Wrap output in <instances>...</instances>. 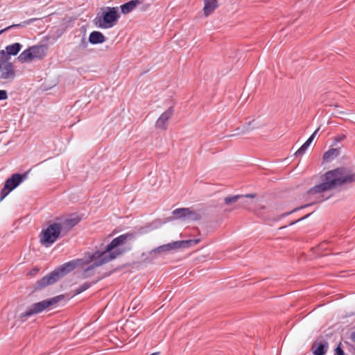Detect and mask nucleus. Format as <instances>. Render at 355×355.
Wrapping results in <instances>:
<instances>
[{
	"mask_svg": "<svg viewBox=\"0 0 355 355\" xmlns=\"http://www.w3.org/2000/svg\"><path fill=\"white\" fill-rule=\"evenodd\" d=\"M322 183L309 189L308 194L320 193L345 184L355 182V172L345 167L336 168L325 173L322 177Z\"/></svg>",
	"mask_w": 355,
	"mask_h": 355,
	"instance_id": "1",
	"label": "nucleus"
},
{
	"mask_svg": "<svg viewBox=\"0 0 355 355\" xmlns=\"http://www.w3.org/2000/svg\"><path fill=\"white\" fill-rule=\"evenodd\" d=\"M119 256V253H106V252L95 251L89 254L85 264L93 262L90 266L86 268L81 274L83 279H87L94 275V268L110 262Z\"/></svg>",
	"mask_w": 355,
	"mask_h": 355,
	"instance_id": "2",
	"label": "nucleus"
},
{
	"mask_svg": "<svg viewBox=\"0 0 355 355\" xmlns=\"http://www.w3.org/2000/svg\"><path fill=\"white\" fill-rule=\"evenodd\" d=\"M64 299L63 295H59L55 297L46 299L36 303L32 304L28 306L26 311L19 315V319L21 322L26 321L28 318L40 313L45 310L51 309L55 307L58 303Z\"/></svg>",
	"mask_w": 355,
	"mask_h": 355,
	"instance_id": "3",
	"label": "nucleus"
},
{
	"mask_svg": "<svg viewBox=\"0 0 355 355\" xmlns=\"http://www.w3.org/2000/svg\"><path fill=\"white\" fill-rule=\"evenodd\" d=\"M200 240L199 239H189V240L173 241L171 243L162 245L152 250L149 252V256H150L151 258H149L148 257H145L146 255L144 253H143L142 259H143L144 261L150 263L154 259V255L157 253H161V252H173V251H176L179 249L188 248L189 247H191V246H193V245L198 244L200 242Z\"/></svg>",
	"mask_w": 355,
	"mask_h": 355,
	"instance_id": "4",
	"label": "nucleus"
},
{
	"mask_svg": "<svg viewBox=\"0 0 355 355\" xmlns=\"http://www.w3.org/2000/svg\"><path fill=\"white\" fill-rule=\"evenodd\" d=\"M120 18L117 7H105L101 13H98L94 19V25L102 29H108L114 27Z\"/></svg>",
	"mask_w": 355,
	"mask_h": 355,
	"instance_id": "5",
	"label": "nucleus"
},
{
	"mask_svg": "<svg viewBox=\"0 0 355 355\" xmlns=\"http://www.w3.org/2000/svg\"><path fill=\"white\" fill-rule=\"evenodd\" d=\"M60 236H62V232L58 223L55 220L53 223L49 224L45 230L42 231L40 241L42 245L48 248L53 244Z\"/></svg>",
	"mask_w": 355,
	"mask_h": 355,
	"instance_id": "6",
	"label": "nucleus"
},
{
	"mask_svg": "<svg viewBox=\"0 0 355 355\" xmlns=\"http://www.w3.org/2000/svg\"><path fill=\"white\" fill-rule=\"evenodd\" d=\"M69 273V272L67 271V270L62 264L59 267L56 268L54 270L51 272L49 274L38 280L34 285V289L36 291L42 290L49 285L53 284Z\"/></svg>",
	"mask_w": 355,
	"mask_h": 355,
	"instance_id": "7",
	"label": "nucleus"
},
{
	"mask_svg": "<svg viewBox=\"0 0 355 355\" xmlns=\"http://www.w3.org/2000/svg\"><path fill=\"white\" fill-rule=\"evenodd\" d=\"M135 233L128 232L114 238L105 248L103 252L106 253H119V255L123 254V250H120L117 248L125 244L127 241L134 240Z\"/></svg>",
	"mask_w": 355,
	"mask_h": 355,
	"instance_id": "8",
	"label": "nucleus"
},
{
	"mask_svg": "<svg viewBox=\"0 0 355 355\" xmlns=\"http://www.w3.org/2000/svg\"><path fill=\"white\" fill-rule=\"evenodd\" d=\"M55 220L60 227L62 236H64L80 223V218L76 214H71L67 217L56 218Z\"/></svg>",
	"mask_w": 355,
	"mask_h": 355,
	"instance_id": "9",
	"label": "nucleus"
},
{
	"mask_svg": "<svg viewBox=\"0 0 355 355\" xmlns=\"http://www.w3.org/2000/svg\"><path fill=\"white\" fill-rule=\"evenodd\" d=\"M175 219L188 221H198L201 219V215L190 208H178L172 211Z\"/></svg>",
	"mask_w": 355,
	"mask_h": 355,
	"instance_id": "10",
	"label": "nucleus"
},
{
	"mask_svg": "<svg viewBox=\"0 0 355 355\" xmlns=\"http://www.w3.org/2000/svg\"><path fill=\"white\" fill-rule=\"evenodd\" d=\"M15 77L14 65L8 60L0 57V79L13 80Z\"/></svg>",
	"mask_w": 355,
	"mask_h": 355,
	"instance_id": "11",
	"label": "nucleus"
},
{
	"mask_svg": "<svg viewBox=\"0 0 355 355\" xmlns=\"http://www.w3.org/2000/svg\"><path fill=\"white\" fill-rule=\"evenodd\" d=\"M174 114V109L173 107H168L164 111L157 119L155 122V127L160 130H166L168 126V120L172 117Z\"/></svg>",
	"mask_w": 355,
	"mask_h": 355,
	"instance_id": "12",
	"label": "nucleus"
},
{
	"mask_svg": "<svg viewBox=\"0 0 355 355\" xmlns=\"http://www.w3.org/2000/svg\"><path fill=\"white\" fill-rule=\"evenodd\" d=\"M27 177V173L20 174L14 173L10 178L5 182L6 187H9L12 191L17 187Z\"/></svg>",
	"mask_w": 355,
	"mask_h": 355,
	"instance_id": "13",
	"label": "nucleus"
},
{
	"mask_svg": "<svg viewBox=\"0 0 355 355\" xmlns=\"http://www.w3.org/2000/svg\"><path fill=\"white\" fill-rule=\"evenodd\" d=\"M21 48L22 45L18 42L8 45L5 50L0 51V57L8 60L9 56L17 55Z\"/></svg>",
	"mask_w": 355,
	"mask_h": 355,
	"instance_id": "14",
	"label": "nucleus"
},
{
	"mask_svg": "<svg viewBox=\"0 0 355 355\" xmlns=\"http://www.w3.org/2000/svg\"><path fill=\"white\" fill-rule=\"evenodd\" d=\"M327 349L328 343L324 340L315 341L311 349L313 355H324Z\"/></svg>",
	"mask_w": 355,
	"mask_h": 355,
	"instance_id": "15",
	"label": "nucleus"
},
{
	"mask_svg": "<svg viewBox=\"0 0 355 355\" xmlns=\"http://www.w3.org/2000/svg\"><path fill=\"white\" fill-rule=\"evenodd\" d=\"M142 3V0H131L120 6L121 13L127 15L132 12L137 6Z\"/></svg>",
	"mask_w": 355,
	"mask_h": 355,
	"instance_id": "16",
	"label": "nucleus"
},
{
	"mask_svg": "<svg viewBox=\"0 0 355 355\" xmlns=\"http://www.w3.org/2000/svg\"><path fill=\"white\" fill-rule=\"evenodd\" d=\"M106 40L105 35L100 31H92L89 35L88 41L92 44H102Z\"/></svg>",
	"mask_w": 355,
	"mask_h": 355,
	"instance_id": "17",
	"label": "nucleus"
},
{
	"mask_svg": "<svg viewBox=\"0 0 355 355\" xmlns=\"http://www.w3.org/2000/svg\"><path fill=\"white\" fill-rule=\"evenodd\" d=\"M32 59H42L45 55V47L43 45H35L29 47Z\"/></svg>",
	"mask_w": 355,
	"mask_h": 355,
	"instance_id": "18",
	"label": "nucleus"
},
{
	"mask_svg": "<svg viewBox=\"0 0 355 355\" xmlns=\"http://www.w3.org/2000/svg\"><path fill=\"white\" fill-rule=\"evenodd\" d=\"M319 131V128L316 129L313 134L308 138V139L302 144V146L295 152V156H301L303 155L306 151L307 150L308 148L312 143L313 140L314 139L315 135H317L318 132Z\"/></svg>",
	"mask_w": 355,
	"mask_h": 355,
	"instance_id": "19",
	"label": "nucleus"
},
{
	"mask_svg": "<svg viewBox=\"0 0 355 355\" xmlns=\"http://www.w3.org/2000/svg\"><path fill=\"white\" fill-rule=\"evenodd\" d=\"M204 3L203 12L205 17L211 15L218 6L217 0H204Z\"/></svg>",
	"mask_w": 355,
	"mask_h": 355,
	"instance_id": "20",
	"label": "nucleus"
},
{
	"mask_svg": "<svg viewBox=\"0 0 355 355\" xmlns=\"http://www.w3.org/2000/svg\"><path fill=\"white\" fill-rule=\"evenodd\" d=\"M86 262L87 261H85V259H76L64 263L62 265L64 266V268L67 270L69 272H71L77 267L84 266Z\"/></svg>",
	"mask_w": 355,
	"mask_h": 355,
	"instance_id": "21",
	"label": "nucleus"
},
{
	"mask_svg": "<svg viewBox=\"0 0 355 355\" xmlns=\"http://www.w3.org/2000/svg\"><path fill=\"white\" fill-rule=\"evenodd\" d=\"M340 155L338 148H330L323 155L324 162H330Z\"/></svg>",
	"mask_w": 355,
	"mask_h": 355,
	"instance_id": "22",
	"label": "nucleus"
},
{
	"mask_svg": "<svg viewBox=\"0 0 355 355\" xmlns=\"http://www.w3.org/2000/svg\"><path fill=\"white\" fill-rule=\"evenodd\" d=\"M101 279H102V277H98L95 280L92 281V282H87L83 283L79 287L76 288V290L74 291L75 294L76 295L80 294L81 293L89 289L92 286L98 283Z\"/></svg>",
	"mask_w": 355,
	"mask_h": 355,
	"instance_id": "23",
	"label": "nucleus"
},
{
	"mask_svg": "<svg viewBox=\"0 0 355 355\" xmlns=\"http://www.w3.org/2000/svg\"><path fill=\"white\" fill-rule=\"evenodd\" d=\"M254 120L250 121L248 123H246L244 124L242 127H239L236 128V131L238 132L235 135H239V134H245L247 132H249L250 131H252L254 128H257L258 126H255L254 125Z\"/></svg>",
	"mask_w": 355,
	"mask_h": 355,
	"instance_id": "24",
	"label": "nucleus"
},
{
	"mask_svg": "<svg viewBox=\"0 0 355 355\" xmlns=\"http://www.w3.org/2000/svg\"><path fill=\"white\" fill-rule=\"evenodd\" d=\"M17 59L19 60V61L21 62H27V61H29V60H32V57H31V53L30 51V49L29 48H28L27 49L23 51L18 56Z\"/></svg>",
	"mask_w": 355,
	"mask_h": 355,
	"instance_id": "25",
	"label": "nucleus"
},
{
	"mask_svg": "<svg viewBox=\"0 0 355 355\" xmlns=\"http://www.w3.org/2000/svg\"><path fill=\"white\" fill-rule=\"evenodd\" d=\"M242 198V195H235L232 196L225 197L224 199L225 203L227 205H231L232 204L237 202L239 199Z\"/></svg>",
	"mask_w": 355,
	"mask_h": 355,
	"instance_id": "26",
	"label": "nucleus"
},
{
	"mask_svg": "<svg viewBox=\"0 0 355 355\" xmlns=\"http://www.w3.org/2000/svg\"><path fill=\"white\" fill-rule=\"evenodd\" d=\"M36 20V19H28V21H24V24L21 25V24H13V25H11L10 26H8L7 28L3 29V30H1L0 31V34L3 33L4 31H6V30H8L12 27H19V26H26V25H28V24H30L31 23L35 21Z\"/></svg>",
	"mask_w": 355,
	"mask_h": 355,
	"instance_id": "27",
	"label": "nucleus"
},
{
	"mask_svg": "<svg viewBox=\"0 0 355 355\" xmlns=\"http://www.w3.org/2000/svg\"><path fill=\"white\" fill-rule=\"evenodd\" d=\"M11 191L12 190L9 187H6V185L4 184L3 188L1 191L0 201H2Z\"/></svg>",
	"mask_w": 355,
	"mask_h": 355,
	"instance_id": "28",
	"label": "nucleus"
},
{
	"mask_svg": "<svg viewBox=\"0 0 355 355\" xmlns=\"http://www.w3.org/2000/svg\"><path fill=\"white\" fill-rule=\"evenodd\" d=\"M346 138V135L344 134L338 135L333 139V145H336L338 143L343 141Z\"/></svg>",
	"mask_w": 355,
	"mask_h": 355,
	"instance_id": "29",
	"label": "nucleus"
},
{
	"mask_svg": "<svg viewBox=\"0 0 355 355\" xmlns=\"http://www.w3.org/2000/svg\"><path fill=\"white\" fill-rule=\"evenodd\" d=\"M307 206H308V205L302 206L301 207L295 208V209H294L291 210V211H288V212L284 213V214H282L280 216V217H279V218L280 219V218H284V217H286V216H288L289 214H292V213H293V212H295V211H297V210H299V209H302V208H304V207H307Z\"/></svg>",
	"mask_w": 355,
	"mask_h": 355,
	"instance_id": "30",
	"label": "nucleus"
},
{
	"mask_svg": "<svg viewBox=\"0 0 355 355\" xmlns=\"http://www.w3.org/2000/svg\"><path fill=\"white\" fill-rule=\"evenodd\" d=\"M334 355H345L344 351L340 347V344L334 350Z\"/></svg>",
	"mask_w": 355,
	"mask_h": 355,
	"instance_id": "31",
	"label": "nucleus"
},
{
	"mask_svg": "<svg viewBox=\"0 0 355 355\" xmlns=\"http://www.w3.org/2000/svg\"><path fill=\"white\" fill-rule=\"evenodd\" d=\"M8 98V93L6 90L0 89V101L6 100Z\"/></svg>",
	"mask_w": 355,
	"mask_h": 355,
	"instance_id": "32",
	"label": "nucleus"
},
{
	"mask_svg": "<svg viewBox=\"0 0 355 355\" xmlns=\"http://www.w3.org/2000/svg\"><path fill=\"white\" fill-rule=\"evenodd\" d=\"M310 215H311V214H307V215H306V216H303V217L300 218V219H298V220H295V221L291 222V223H290L289 225H294V224H295L296 223H297V222H299V221H301V220H304L305 218H308Z\"/></svg>",
	"mask_w": 355,
	"mask_h": 355,
	"instance_id": "33",
	"label": "nucleus"
},
{
	"mask_svg": "<svg viewBox=\"0 0 355 355\" xmlns=\"http://www.w3.org/2000/svg\"><path fill=\"white\" fill-rule=\"evenodd\" d=\"M80 46L83 47V48H86L87 46V42L86 41V40L85 38H83L81 40V42H80Z\"/></svg>",
	"mask_w": 355,
	"mask_h": 355,
	"instance_id": "34",
	"label": "nucleus"
},
{
	"mask_svg": "<svg viewBox=\"0 0 355 355\" xmlns=\"http://www.w3.org/2000/svg\"><path fill=\"white\" fill-rule=\"evenodd\" d=\"M255 197H256L255 193H249V194H246L245 196H242V198H254Z\"/></svg>",
	"mask_w": 355,
	"mask_h": 355,
	"instance_id": "35",
	"label": "nucleus"
},
{
	"mask_svg": "<svg viewBox=\"0 0 355 355\" xmlns=\"http://www.w3.org/2000/svg\"><path fill=\"white\" fill-rule=\"evenodd\" d=\"M350 338L355 343V330L351 333Z\"/></svg>",
	"mask_w": 355,
	"mask_h": 355,
	"instance_id": "36",
	"label": "nucleus"
},
{
	"mask_svg": "<svg viewBox=\"0 0 355 355\" xmlns=\"http://www.w3.org/2000/svg\"><path fill=\"white\" fill-rule=\"evenodd\" d=\"M39 271V269L38 268H34L32 270V271L31 272V275H35L36 274L37 272Z\"/></svg>",
	"mask_w": 355,
	"mask_h": 355,
	"instance_id": "37",
	"label": "nucleus"
},
{
	"mask_svg": "<svg viewBox=\"0 0 355 355\" xmlns=\"http://www.w3.org/2000/svg\"><path fill=\"white\" fill-rule=\"evenodd\" d=\"M159 352H154V353H152L150 355H159Z\"/></svg>",
	"mask_w": 355,
	"mask_h": 355,
	"instance_id": "38",
	"label": "nucleus"
},
{
	"mask_svg": "<svg viewBox=\"0 0 355 355\" xmlns=\"http://www.w3.org/2000/svg\"><path fill=\"white\" fill-rule=\"evenodd\" d=\"M148 6H149V5H147L145 7H144L143 10H145Z\"/></svg>",
	"mask_w": 355,
	"mask_h": 355,
	"instance_id": "39",
	"label": "nucleus"
}]
</instances>
